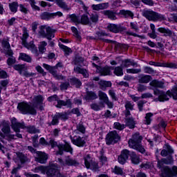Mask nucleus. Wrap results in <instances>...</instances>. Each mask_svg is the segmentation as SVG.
I'll use <instances>...</instances> for the list:
<instances>
[{
  "mask_svg": "<svg viewBox=\"0 0 177 177\" xmlns=\"http://www.w3.org/2000/svg\"><path fill=\"white\" fill-rule=\"evenodd\" d=\"M150 86H151L153 91V94L156 93V91H160V89H164L165 83L162 81H159L158 80H153L149 83ZM158 88L160 89H158Z\"/></svg>",
  "mask_w": 177,
  "mask_h": 177,
  "instance_id": "nucleus-18",
  "label": "nucleus"
},
{
  "mask_svg": "<svg viewBox=\"0 0 177 177\" xmlns=\"http://www.w3.org/2000/svg\"><path fill=\"white\" fill-rule=\"evenodd\" d=\"M113 74L116 77H122L124 75V69L122 66H116L115 71H113Z\"/></svg>",
  "mask_w": 177,
  "mask_h": 177,
  "instance_id": "nucleus-41",
  "label": "nucleus"
},
{
  "mask_svg": "<svg viewBox=\"0 0 177 177\" xmlns=\"http://www.w3.org/2000/svg\"><path fill=\"white\" fill-rule=\"evenodd\" d=\"M55 33L56 29H53L50 26L46 28V38L48 41H52V38H55Z\"/></svg>",
  "mask_w": 177,
  "mask_h": 177,
  "instance_id": "nucleus-26",
  "label": "nucleus"
},
{
  "mask_svg": "<svg viewBox=\"0 0 177 177\" xmlns=\"http://www.w3.org/2000/svg\"><path fill=\"white\" fill-rule=\"evenodd\" d=\"M71 30L72 32L74 34V37L77 38V39H82L81 35H80V32L78 29L75 26H71Z\"/></svg>",
  "mask_w": 177,
  "mask_h": 177,
  "instance_id": "nucleus-43",
  "label": "nucleus"
},
{
  "mask_svg": "<svg viewBox=\"0 0 177 177\" xmlns=\"http://www.w3.org/2000/svg\"><path fill=\"white\" fill-rule=\"evenodd\" d=\"M14 70L18 71L19 74H23V71L26 69V65L17 64L13 66Z\"/></svg>",
  "mask_w": 177,
  "mask_h": 177,
  "instance_id": "nucleus-40",
  "label": "nucleus"
},
{
  "mask_svg": "<svg viewBox=\"0 0 177 177\" xmlns=\"http://www.w3.org/2000/svg\"><path fill=\"white\" fill-rule=\"evenodd\" d=\"M113 128L118 131H123V129H125V124L115 122L113 124Z\"/></svg>",
  "mask_w": 177,
  "mask_h": 177,
  "instance_id": "nucleus-46",
  "label": "nucleus"
},
{
  "mask_svg": "<svg viewBox=\"0 0 177 177\" xmlns=\"http://www.w3.org/2000/svg\"><path fill=\"white\" fill-rule=\"evenodd\" d=\"M71 142L77 147H86V140H84V138L78 136H74L71 139Z\"/></svg>",
  "mask_w": 177,
  "mask_h": 177,
  "instance_id": "nucleus-17",
  "label": "nucleus"
},
{
  "mask_svg": "<svg viewBox=\"0 0 177 177\" xmlns=\"http://www.w3.org/2000/svg\"><path fill=\"white\" fill-rule=\"evenodd\" d=\"M1 46L4 49H8L10 48V43H9V38L3 39L1 41Z\"/></svg>",
  "mask_w": 177,
  "mask_h": 177,
  "instance_id": "nucleus-50",
  "label": "nucleus"
},
{
  "mask_svg": "<svg viewBox=\"0 0 177 177\" xmlns=\"http://www.w3.org/2000/svg\"><path fill=\"white\" fill-rule=\"evenodd\" d=\"M142 16L149 21H164L166 20L165 15L158 13L153 10H144Z\"/></svg>",
  "mask_w": 177,
  "mask_h": 177,
  "instance_id": "nucleus-5",
  "label": "nucleus"
},
{
  "mask_svg": "<svg viewBox=\"0 0 177 177\" xmlns=\"http://www.w3.org/2000/svg\"><path fill=\"white\" fill-rule=\"evenodd\" d=\"M43 67L45 68V70H47L50 73V74H52V75H56L57 71H56V67L52 66L47 64H43Z\"/></svg>",
  "mask_w": 177,
  "mask_h": 177,
  "instance_id": "nucleus-36",
  "label": "nucleus"
},
{
  "mask_svg": "<svg viewBox=\"0 0 177 177\" xmlns=\"http://www.w3.org/2000/svg\"><path fill=\"white\" fill-rule=\"evenodd\" d=\"M11 128L13 129L14 132H20V129H26V124L24 122H17L16 118H12L11 119Z\"/></svg>",
  "mask_w": 177,
  "mask_h": 177,
  "instance_id": "nucleus-14",
  "label": "nucleus"
},
{
  "mask_svg": "<svg viewBox=\"0 0 177 177\" xmlns=\"http://www.w3.org/2000/svg\"><path fill=\"white\" fill-rule=\"evenodd\" d=\"M131 153H132V151H129L127 149H122L118 157L119 164L121 165H125L128 160H129V157H131Z\"/></svg>",
  "mask_w": 177,
  "mask_h": 177,
  "instance_id": "nucleus-13",
  "label": "nucleus"
},
{
  "mask_svg": "<svg viewBox=\"0 0 177 177\" xmlns=\"http://www.w3.org/2000/svg\"><path fill=\"white\" fill-rule=\"evenodd\" d=\"M28 133H38L39 132V129H37L35 126H28L26 127Z\"/></svg>",
  "mask_w": 177,
  "mask_h": 177,
  "instance_id": "nucleus-49",
  "label": "nucleus"
},
{
  "mask_svg": "<svg viewBox=\"0 0 177 177\" xmlns=\"http://www.w3.org/2000/svg\"><path fill=\"white\" fill-rule=\"evenodd\" d=\"M28 37H30V34L28 33V30H27V28L24 27L23 35H22V37L21 38V41H27V39H28Z\"/></svg>",
  "mask_w": 177,
  "mask_h": 177,
  "instance_id": "nucleus-47",
  "label": "nucleus"
},
{
  "mask_svg": "<svg viewBox=\"0 0 177 177\" xmlns=\"http://www.w3.org/2000/svg\"><path fill=\"white\" fill-rule=\"evenodd\" d=\"M9 9L12 13H17V9H19V3L17 1H13L8 5Z\"/></svg>",
  "mask_w": 177,
  "mask_h": 177,
  "instance_id": "nucleus-38",
  "label": "nucleus"
},
{
  "mask_svg": "<svg viewBox=\"0 0 177 177\" xmlns=\"http://www.w3.org/2000/svg\"><path fill=\"white\" fill-rule=\"evenodd\" d=\"M113 172L115 175H120L121 176L124 175V170L118 166H115Z\"/></svg>",
  "mask_w": 177,
  "mask_h": 177,
  "instance_id": "nucleus-53",
  "label": "nucleus"
},
{
  "mask_svg": "<svg viewBox=\"0 0 177 177\" xmlns=\"http://www.w3.org/2000/svg\"><path fill=\"white\" fill-rule=\"evenodd\" d=\"M126 125L129 128V129H134L136 123L135 122V119L133 117L127 118L125 119Z\"/></svg>",
  "mask_w": 177,
  "mask_h": 177,
  "instance_id": "nucleus-35",
  "label": "nucleus"
},
{
  "mask_svg": "<svg viewBox=\"0 0 177 177\" xmlns=\"http://www.w3.org/2000/svg\"><path fill=\"white\" fill-rule=\"evenodd\" d=\"M84 62V58L82 57H77L73 60V64L75 66H80L81 63Z\"/></svg>",
  "mask_w": 177,
  "mask_h": 177,
  "instance_id": "nucleus-58",
  "label": "nucleus"
},
{
  "mask_svg": "<svg viewBox=\"0 0 177 177\" xmlns=\"http://www.w3.org/2000/svg\"><path fill=\"white\" fill-rule=\"evenodd\" d=\"M167 125H168V124L167 123V122H165V120H162L158 123V129H159V128H162V129H165L167 128Z\"/></svg>",
  "mask_w": 177,
  "mask_h": 177,
  "instance_id": "nucleus-62",
  "label": "nucleus"
},
{
  "mask_svg": "<svg viewBox=\"0 0 177 177\" xmlns=\"http://www.w3.org/2000/svg\"><path fill=\"white\" fill-rule=\"evenodd\" d=\"M58 100L59 96H57V95L56 94H54L47 98L48 102H49L50 103H52L53 102H57Z\"/></svg>",
  "mask_w": 177,
  "mask_h": 177,
  "instance_id": "nucleus-60",
  "label": "nucleus"
},
{
  "mask_svg": "<svg viewBox=\"0 0 177 177\" xmlns=\"http://www.w3.org/2000/svg\"><path fill=\"white\" fill-rule=\"evenodd\" d=\"M158 31L160 34H164L165 37H172V30L169 28H158Z\"/></svg>",
  "mask_w": 177,
  "mask_h": 177,
  "instance_id": "nucleus-37",
  "label": "nucleus"
},
{
  "mask_svg": "<svg viewBox=\"0 0 177 177\" xmlns=\"http://www.w3.org/2000/svg\"><path fill=\"white\" fill-rule=\"evenodd\" d=\"M118 16H122V17H124V19H129V17L133 19L134 15L133 12L129 10L122 9L118 12Z\"/></svg>",
  "mask_w": 177,
  "mask_h": 177,
  "instance_id": "nucleus-25",
  "label": "nucleus"
},
{
  "mask_svg": "<svg viewBox=\"0 0 177 177\" xmlns=\"http://www.w3.org/2000/svg\"><path fill=\"white\" fill-rule=\"evenodd\" d=\"M58 46L60 48V49H62L63 52H64L65 56H68L70 53H73V50H71V48L62 44L61 42L58 43Z\"/></svg>",
  "mask_w": 177,
  "mask_h": 177,
  "instance_id": "nucleus-33",
  "label": "nucleus"
},
{
  "mask_svg": "<svg viewBox=\"0 0 177 177\" xmlns=\"http://www.w3.org/2000/svg\"><path fill=\"white\" fill-rule=\"evenodd\" d=\"M17 109L23 115H37V109L26 101L18 103Z\"/></svg>",
  "mask_w": 177,
  "mask_h": 177,
  "instance_id": "nucleus-4",
  "label": "nucleus"
},
{
  "mask_svg": "<svg viewBox=\"0 0 177 177\" xmlns=\"http://www.w3.org/2000/svg\"><path fill=\"white\" fill-rule=\"evenodd\" d=\"M134 150H136L137 151H138V153H141V154L148 156L147 152H146V149H145V147H143V145H142L141 144H140L136 148H135Z\"/></svg>",
  "mask_w": 177,
  "mask_h": 177,
  "instance_id": "nucleus-48",
  "label": "nucleus"
},
{
  "mask_svg": "<svg viewBox=\"0 0 177 177\" xmlns=\"http://www.w3.org/2000/svg\"><path fill=\"white\" fill-rule=\"evenodd\" d=\"M104 5H106V3L93 4L91 6V8L93 10H103L104 9H105Z\"/></svg>",
  "mask_w": 177,
  "mask_h": 177,
  "instance_id": "nucleus-42",
  "label": "nucleus"
},
{
  "mask_svg": "<svg viewBox=\"0 0 177 177\" xmlns=\"http://www.w3.org/2000/svg\"><path fill=\"white\" fill-rule=\"evenodd\" d=\"M0 128H1V132L0 131V136L3 139L8 138V140H15V134H10V125L6 120H3L0 123Z\"/></svg>",
  "mask_w": 177,
  "mask_h": 177,
  "instance_id": "nucleus-6",
  "label": "nucleus"
},
{
  "mask_svg": "<svg viewBox=\"0 0 177 177\" xmlns=\"http://www.w3.org/2000/svg\"><path fill=\"white\" fill-rule=\"evenodd\" d=\"M153 77L150 75H141L138 79L139 84H149Z\"/></svg>",
  "mask_w": 177,
  "mask_h": 177,
  "instance_id": "nucleus-29",
  "label": "nucleus"
},
{
  "mask_svg": "<svg viewBox=\"0 0 177 177\" xmlns=\"http://www.w3.org/2000/svg\"><path fill=\"white\" fill-rule=\"evenodd\" d=\"M104 16H106L109 20H117V16L118 12L117 11H113L112 10H105L102 12Z\"/></svg>",
  "mask_w": 177,
  "mask_h": 177,
  "instance_id": "nucleus-21",
  "label": "nucleus"
},
{
  "mask_svg": "<svg viewBox=\"0 0 177 177\" xmlns=\"http://www.w3.org/2000/svg\"><path fill=\"white\" fill-rule=\"evenodd\" d=\"M74 71L77 73V74H82L84 78H89V73H88V70L84 68L76 66L74 68Z\"/></svg>",
  "mask_w": 177,
  "mask_h": 177,
  "instance_id": "nucleus-28",
  "label": "nucleus"
},
{
  "mask_svg": "<svg viewBox=\"0 0 177 177\" xmlns=\"http://www.w3.org/2000/svg\"><path fill=\"white\" fill-rule=\"evenodd\" d=\"M68 114L67 112H56L54 115L52 116V120L48 123L49 127H53L59 125L60 120L63 122H66L68 120Z\"/></svg>",
  "mask_w": 177,
  "mask_h": 177,
  "instance_id": "nucleus-7",
  "label": "nucleus"
},
{
  "mask_svg": "<svg viewBox=\"0 0 177 177\" xmlns=\"http://www.w3.org/2000/svg\"><path fill=\"white\" fill-rule=\"evenodd\" d=\"M97 73L100 74L102 77H107V75H112L113 73L110 71V69L108 68V65L104 66H100L98 69Z\"/></svg>",
  "mask_w": 177,
  "mask_h": 177,
  "instance_id": "nucleus-24",
  "label": "nucleus"
},
{
  "mask_svg": "<svg viewBox=\"0 0 177 177\" xmlns=\"http://www.w3.org/2000/svg\"><path fill=\"white\" fill-rule=\"evenodd\" d=\"M36 170L40 171L41 174H46L47 177H67L64 174L60 172L57 163H52L48 166H38L36 167Z\"/></svg>",
  "mask_w": 177,
  "mask_h": 177,
  "instance_id": "nucleus-2",
  "label": "nucleus"
},
{
  "mask_svg": "<svg viewBox=\"0 0 177 177\" xmlns=\"http://www.w3.org/2000/svg\"><path fill=\"white\" fill-rule=\"evenodd\" d=\"M174 156L169 155L158 160L157 168L160 170L161 177H177V166L170 167L167 165H173Z\"/></svg>",
  "mask_w": 177,
  "mask_h": 177,
  "instance_id": "nucleus-1",
  "label": "nucleus"
},
{
  "mask_svg": "<svg viewBox=\"0 0 177 177\" xmlns=\"http://www.w3.org/2000/svg\"><path fill=\"white\" fill-rule=\"evenodd\" d=\"M85 100H96L97 95L93 91H89V88H86V95H84Z\"/></svg>",
  "mask_w": 177,
  "mask_h": 177,
  "instance_id": "nucleus-23",
  "label": "nucleus"
},
{
  "mask_svg": "<svg viewBox=\"0 0 177 177\" xmlns=\"http://www.w3.org/2000/svg\"><path fill=\"white\" fill-rule=\"evenodd\" d=\"M33 107L38 109L40 111H44V96L42 95H36L34 99Z\"/></svg>",
  "mask_w": 177,
  "mask_h": 177,
  "instance_id": "nucleus-16",
  "label": "nucleus"
},
{
  "mask_svg": "<svg viewBox=\"0 0 177 177\" xmlns=\"http://www.w3.org/2000/svg\"><path fill=\"white\" fill-rule=\"evenodd\" d=\"M17 156L20 160L21 164H26V162L27 161V156H26L24 153L19 152L18 153H17Z\"/></svg>",
  "mask_w": 177,
  "mask_h": 177,
  "instance_id": "nucleus-44",
  "label": "nucleus"
},
{
  "mask_svg": "<svg viewBox=\"0 0 177 177\" xmlns=\"http://www.w3.org/2000/svg\"><path fill=\"white\" fill-rule=\"evenodd\" d=\"M95 34L98 37V39L100 41H103V42H106V44H114V42H117L115 41H113L109 39L102 38V37H107V33L106 32L97 31Z\"/></svg>",
  "mask_w": 177,
  "mask_h": 177,
  "instance_id": "nucleus-22",
  "label": "nucleus"
},
{
  "mask_svg": "<svg viewBox=\"0 0 177 177\" xmlns=\"http://www.w3.org/2000/svg\"><path fill=\"white\" fill-rule=\"evenodd\" d=\"M142 140H143V137L140 136V133L136 132L132 135L131 138L129 140L128 144L129 147L135 149L142 143Z\"/></svg>",
  "mask_w": 177,
  "mask_h": 177,
  "instance_id": "nucleus-10",
  "label": "nucleus"
},
{
  "mask_svg": "<svg viewBox=\"0 0 177 177\" xmlns=\"http://www.w3.org/2000/svg\"><path fill=\"white\" fill-rule=\"evenodd\" d=\"M88 15V14H83L81 15L80 20L79 19V24H82V26H88V24H91V20L89 19Z\"/></svg>",
  "mask_w": 177,
  "mask_h": 177,
  "instance_id": "nucleus-32",
  "label": "nucleus"
},
{
  "mask_svg": "<svg viewBox=\"0 0 177 177\" xmlns=\"http://www.w3.org/2000/svg\"><path fill=\"white\" fill-rule=\"evenodd\" d=\"M35 68L37 73H39V74H41L43 77H45V75H46V72H45L44 68H42V66L39 65V66H37Z\"/></svg>",
  "mask_w": 177,
  "mask_h": 177,
  "instance_id": "nucleus-61",
  "label": "nucleus"
},
{
  "mask_svg": "<svg viewBox=\"0 0 177 177\" xmlns=\"http://www.w3.org/2000/svg\"><path fill=\"white\" fill-rule=\"evenodd\" d=\"M153 95L158 96L157 99L160 102H168L169 97H172L174 100H177V86H174L171 90H167L166 92L162 90H156Z\"/></svg>",
  "mask_w": 177,
  "mask_h": 177,
  "instance_id": "nucleus-3",
  "label": "nucleus"
},
{
  "mask_svg": "<svg viewBox=\"0 0 177 177\" xmlns=\"http://www.w3.org/2000/svg\"><path fill=\"white\" fill-rule=\"evenodd\" d=\"M120 140H121V136L115 130L109 131L105 138L106 145H107V146L116 145V143H118Z\"/></svg>",
  "mask_w": 177,
  "mask_h": 177,
  "instance_id": "nucleus-8",
  "label": "nucleus"
},
{
  "mask_svg": "<svg viewBox=\"0 0 177 177\" xmlns=\"http://www.w3.org/2000/svg\"><path fill=\"white\" fill-rule=\"evenodd\" d=\"M115 48L118 49H127V45L125 44L117 43L115 45Z\"/></svg>",
  "mask_w": 177,
  "mask_h": 177,
  "instance_id": "nucleus-64",
  "label": "nucleus"
},
{
  "mask_svg": "<svg viewBox=\"0 0 177 177\" xmlns=\"http://www.w3.org/2000/svg\"><path fill=\"white\" fill-rule=\"evenodd\" d=\"M58 162L62 167H66V165L68 167H77V165H80L78 161L70 158V156H68V158L65 159V162L61 158H59Z\"/></svg>",
  "mask_w": 177,
  "mask_h": 177,
  "instance_id": "nucleus-15",
  "label": "nucleus"
},
{
  "mask_svg": "<svg viewBox=\"0 0 177 177\" xmlns=\"http://www.w3.org/2000/svg\"><path fill=\"white\" fill-rule=\"evenodd\" d=\"M84 165L87 169H91L94 172H96L99 169V163L93 160V158L91 157V155L88 154L84 158Z\"/></svg>",
  "mask_w": 177,
  "mask_h": 177,
  "instance_id": "nucleus-9",
  "label": "nucleus"
},
{
  "mask_svg": "<svg viewBox=\"0 0 177 177\" xmlns=\"http://www.w3.org/2000/svg\"><path fill=\"white\" fill-rule=\"evenodd\" d=\"M15 63H16V58L15 57H10L7 59L8 66H12Z\"/></svg>",
  "mask_w": 177,
  "mask_h": 177,
  "instance_id": "nucleus-63",
  "label": "nucleus"
},
{
  "mask_svg": "<svg viewBox=\"0 0 177 177\" xmlns=\"http://www.w3.org/2000/svg\"><path fill=\"white\" fill-rule=\"evenodd\" d=\"M40 19L41 20H50V19H53V12H44L40 15Z\"/></svg>",
  "mask_w": 177,
  "mask_h": 177,
  "instance_id": "nucleus-39",
  "label": "nucleus"
},
{
  "mask_svg": "<svg viewBox=\"0 0 177 177\" xmlns=\"http://www.w3.org/2000/svg\"><path fill=\"white\" fill-rule=\"evenodd\" d=\"M142 72V69L140 68H128L127 69V73L128 74H139V73Z\"/></svg>",
  "mask_w": 177,
  "mask_h": 177,
  "instance_id": "nucleus-56",
  "label": "nucleus"
},
{
  "mask_svg": "<svg viewBox=\"0 0 177 177\" xmlns=\"http://www.w3.org/2000/svg\"><path fill=\"white\" fill-rule=\"evenodd\" d=\"M98 96L100 97V100H103L104 102H105L109 99V97H107V94L102 91H100L98 92Z\"/></svg>",
  "mask_w": 177,
  "mask_h": 177,
  "instance_id": "nucleus-51",
  "label": "nucleus"
},
{
  "mask_svg": "<svg viewBox=\"0 0 177 177\" xmlns=\"http://www.w3.org/2000/svg\"><path fill=\"white\" fill-rule=\"evenodd\" d=\"M167 152L169 153V156H172L174 154V149L169 143L165 145Z\"/></svg>",
  "mask_w": 177,
  "mask_h": 177,
  "instance_id": "nucleus-57",
  "label": "nucleus"
},
{
  "mask_svg": "<svg viewBox=\"0 0 177 177\" xmlns=\"http://www.w3.org/2000/svg\"><path fill=\"white\" fill-rule=\"evenodd\" d=\"M63 106H66L68 109H71V107H73V102H71V100L67 99L66 101H64L63 100H60V98H58L56 105L57 109H62Z\"/></svg>",
  "mask_w": 177,
  "mask_h": 177,
  "instance_id": "nucleus-19",
  "label": "nucleus"
},
{
  "mask_svg": "<svg viewBox=\"0 0 177 177\" xmlns=\"http://www.w3.org/2000/svg\"><path fill=\"white\" fill-rule=\"evenodd\" d=\"M130 160L131 161V164L133 165H139L140 164V158L136 155V152L131 151L130 155Z\"/></svg>",
  "mask_w": 177,
  "mask_h": 177,
  "instance_id": "nucleus-27",
  "label": "nucleus"
},
{
  "mask_svg": "<svg viewBox=\"0 0 177 177\" xmlns=\"http://www.w3.org/2000/svg\"><path fill=\"white\" fill-rule=\"evenodd\" d=\"M107 30L109 32L113 34H122L124 31H126L127 27L121 26V24H109L107 26Z\"/></svg>",
  "mask_w": 177,
  "mask_h": 177,
  "instance_id": "nucleus-12",
  "label": "nucleus"
},
{
  "mask_svg": "<svg viewBox=\"0 0 177 177\" xmlns=\"http://www.w3.org/2000/svg\"><path fill=\"white\" fill-rule=\"evenodd\" d=\"M18 60H22V62H26V63H31L32 58L26 53H20Z\"/></svg>",
  "mask_w": 177,
  "mask_h": 177,
  "instance_id": "nucleus-30",
  "label": "nucleus"
},
{
  "mask_svg": "<svg viewBox=\"0 0 177 177\" xmlns=\"http://www.w3.org/2000/svg\"><path fill=\"white\" fill-rule=\"evenodd\" d=\"M69 19H71V21L73 23H77V24H80V18H78V16L75 14H71L68 16Z\"/></svg>",
  "mask_w": 177,
  "mask_h": 177,
  "instance_id": "nucleus-55",
  "label": "nucleus"
},
{
  "mask_svg": "<svg viewBox=\"0 0 177 177\" xmlns=\"http://www.w3.org/2000/svg\"><path fill=\"white\" fill-rule=\"evenodd\" d=\"M76 129H77V131L80 132V133L84 134L86 132V128L85 127V126H84V124L81 123V122H80L78 124H77Z\"/></svg>",
  "mask_w": 177,
  "mask_h": 177,
  "instance_id": "nucleus-45",
  "label": "nucleus"
},
{
  "mask_svg": "<svg viewBox=\"0 0 177 177\" xmlns=\"http://www.w3.org/2000/svg\"><path fill=\"white\" fill-rule=\"evenodd\" d=\"M29 3L32 9V10H37L39 12L41 10V8L39 6L35 5L37 2H35V0H29Z\"/></svg>",
  "mask_w": 177,
  "mask_h": 177,
  "instance_id": "nucleus-52",
  "label": "nucleus"
},
{
  "mask_svg": "<svg viewBox=\"0 0 177 177\" xmlns=\"http://www.w3.org/2000/svg\"><path fill=\"white\" fill-rule=\"evenodd\" d=\"M66 113L68 114V115H70V114H75L77 117H81V111H80V108H73L70 112Z\"/></svg>",
  "mask_w": 177,
  "mask_h": 177,
  "instance_id": "nucleus-54",
  "label": "nucleus"
},
{
  "mask_svg": "<svg viewBox=\"0 0 177 177\" xmlns=\"http://www.w3.org/2000/svg\"><path fill=\"white\" fill-rule=\"evenodd\" d=\"M73 147H71V145L70 143L66 142L64 144H59L58 145V150L56 152L57 156H63L64 153H70V154H73Z\"/></svg>",
  "mask_w": 177,
  "mask_h": 177,
  "instance_id": "nucleus-11",
  "label": "nucleus"
},
{
  "mask_svg": "<svg viewBox=\"0 0 177 177\" xmlns=\"http://www.w3.org/2000/svg\"><path fill=\"white\" fill-rule=\"evenodd\" d=\"M68 86H70V82H62L60 84V89L61 91H67L68 89Z\"/></svg>",
  "mask_w": 177,
  "mask_h": 177,
  "instance_id": "nucleus-59",
  "label": "nucleus"
},
{
  "mask_svg": "<svg viewBox=\"0 0 177 177\" xmlns=\"http://www.w3.org/2000/svg\"><path fill=\"white\" fill-rule=\"evenodd\" d=\"M70 84L71 85L75 86V88H80L82 86V82L80 80V79L73 77L70 78Z\"/></svg>",
  "mask_w": 177,
  "mask_h": 177,
  "instance_id": "nucleus-34",
  "label": "nucleus"
},
{
  "mask_svg": "<svg viewBox=\"0 0 177 177\" xmlns=\"http://www.w3.org/2000/svg\"><path fill=\"white\" fill-rule=\"evenodd\" d=\"M37 157L35 158V161L39 164H46L48 161V154L45 152L37 151Z\"/></svg>",
  "mask_w": 177,
  "mask_h": 177,
  "instance_id": "nucleus-20",
  "label": "nucleus"
},
{
  "mask_svg": "<svg viewBox=\"0 0 177 177\" xmlns=\"http://www.w3.org/2000/svg\"><path fill=\"white\" fill-rule=\"evenodd\" d=\"M129 66H138V63L133 62V60H131V59H125L122 61V64L120 66H122L123 68L125 67V68H128Z\"/></svg>",
  "mask_w": 177,
  "mask_h": 177,
  "instance_id": "nucleus-31",
  "label": "nucleus"
}]
</instances>
